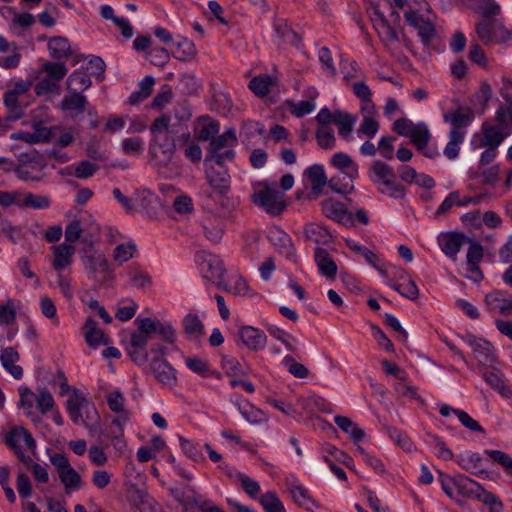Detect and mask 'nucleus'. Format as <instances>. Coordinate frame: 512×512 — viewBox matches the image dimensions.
<instances>
[{"label":"nucleus","instance_id":"29","mask_svg":"<svg viewBox=\"0 0 512 512\" xmlns=\"http://www.w3.org/2000/svg\"><path fill=\"white\" fill-rule=\"evenodd\" d=\"M439 413L443 417H448L451 414H455L458 417L461 424L470 431L484 433V429L479 424V422L473 419L467 412L463 410L455 409L449 406L448 404H443L439 408Z\"/></svg>","mask_w":512,"mask_h":512},{"label":"nucleus","instance_id":"57","mask_svg":"<svg viewBox=\"0 0 512 512\" xmlns=\"http://www.w3.org/2000/svg\"><path fill=\"white\" fill-rule=\"evenodd\" d=\"M390 286L400 295L409 300H416L419 296V289L416 283L411 279H408L406 282L403 283H394L391 284Z\"/></svg>","mask_w":512,"mask_h":512},{"label":"nucleus","instance_id":"64","mask_svg":"<svg viewBox=\"0 0 512 512\" xmlns=\"http://www.w3.org/2000/svg\"><path fill=\"white\" fill-rule=\"evenodd\" d=\"M36 406L41 414H46L53 409L55 405L52 394L47 389L39 391L35 398Z\"/></svg>","mask_w":512,"mask_h":512},{"label":"nucleus","instance_id":"31","mask_svg":"<svg viewBox=\"0 0 512 512\" xmlns=\"http://www.w3.org/2000/svg\"><path fill=\"white\" fill-rule=\"evenodd\" d=\"M53 262L54 270L61 272L62 269L68 267L72 263V256L75 253V247L67 243L53 246Z\"/></svg>","mask_w":512,"mask_h":512},{"label":"nucleus","instance_id":"11","mask_svg":"<svg viewBox=\"0 0 512 512\" xmlns=\"http://www.w3.org/2000/svg\"><path fill=\"white\" fill-rule=\"evenodd\" d=\"M506 136L507 134L502 127L484 122L481 126V133L473 136L471 145L475 150L484 147H494L498 149Z\"/></svg>","mask_w":512,"mask_h":512},{"label":"nucleus","instance_id":"4","mask_svg":"<svg viewBox=\"0 0 512 512\" xmlns=\"http://www.w3.org/2000/svg\"><path fill=\"white\" fill-rule=\"evenodd\" d=\"M304 175L310 181L312 192L317 196L319 195L323 188L328 184L329 188L338 193V194H349L353 191L354 185L351 183H344L342 185H338L335 178L327 180V176L324 171V167L320 164H313L309 166Z\"/></svg>","mask_w":512,"mask_h":512},{"label":"nucleus","instance_id":"22","mask_svg":"<svg viewBox=\"0 0 512 512\" xmlns=\"http://www.w3.org/2000/svg\"><path fill=\"white\" fill-rule=\"evenodd\" d=\"M149 368L158 382L169 386L176 383V370L166 359L159 357L152 359Z\"/></svg>","mask_w":512,"mask_h":512},{"label":"nucleus","instance_id":"13","mask_svg":"<svg viewBox=\"0 0 512 512\" xmlns=\"http://www.w3.org/2000/svg\"><path fill=\"white\" fill-rule=\"evenodd\" d=\"M254 202L263 208L268 214L280 215L286 208L282 195L273 188L265 187L254 194Z\"/></svg>","mask_w":512,"mask_h":512},{"label":"nucleus","instance_id":"60","mask_svg":"<svg viewBox=\"0 0 512 512\" xmlns=\"http://www.w3.org/2000/svg\"><path fill=\"white\" fill-rule=\"evenodd\" d=\"M381 41L386 46H392L399 42V36L396 30L390 25L389 21L380 24L379 27L375 28Z\"/></svg>","mask_w":512,"mask_h":512},{"label":"nucleus","instance_id":"59","mask_svg":"<svg viewBox=\"0 0 512 512\" xmlns=\"http://www.w3.org/2000/svg\"><path fill=\"white\" fill-rule=\"evenodd\" d=\"M49 131L47 128H36L35 133L29 132H18L11 134V139L14 140H23L27 143L33 144L37 143L41 140L48 139Z\"/></svg>","mask_w":512,"mask_h":512},{"label":"nucleus","instance_id":"7","mask_svg":"<svg viewBox=\"0 0 512 512\" xmlns=\"http://www.w3.org/2000/svg\"><path fill=\"white\" fill-rule=\"evenodd\" d=\"M476 33L483 43H504L512 38V31L497 19L482 20L476 25Z\"/></svg>","mask_w":512,"mask_h":512},{"label":"nucleus","instance_id":"44","mask_svg":"<svg viewBox=\"0 0 512 512\" xmlns=\"http://www.w3.org/2000/svg\"><path fill=\"white\" fill-rule=\"evenodd\" d=\"M409 138L418 150H424L431 138L428 126L424 122L417 123Z\"/></svg>","mask_w":512,"mask_h":512},{"label":"nucleus","instance_id":"46","mask_svg":"<svg viewBox=\"0 0 512 512\" xmlns=\"http://www.w3.org/2000/svg\"><path fill=\"white\" fill-rule=\"evenodd\" d=\"M315 137L317 140V144L322 149L331 150L336 147V138L334 135V131L329 126H319L316 129Z\"/></svg>","mask_w":512,"mask_h":512},{"label":"nucleus","instance_id":"6","mask_svg":"<svg viewBox=\"0 0 512 512\" xmlns=\"http://www.w3.org/2000/svg\"><path fill=\"white\" fill-rule=\"evenodd\" d=\"M459 485L464 489V497L474 498L489 506L491 512H501L502 502L496 495L484 489L477 481L471 478H462Z\"/></svg>","mask_w":512,"mask_h":512},{"label":"nucleus","instance_id":"3","mask_svg":"<svg viewBox=\"0 0 512 512\" xmlns=\"http://www.w3.org/2000/svg\"><path fill=\"white\" fill-rule=\"evenodd\" d=\"M46 167L45 158L36 150H31L18 156L16 165H13V171L20 180L40 182L45 176Z\"/></svg>","mask_w":512,"mask_h":512},{"label":"nucleus","instance_id":"5","mask_svg":"<svg viewBox=\"0 0 512 512\" xmlns=\"http://www.w3.org/2000/svg\"><path fill=\"white\" fill-rule=\"evenodd\" d=\"M197 261L204 278L214 283L218 289L228 290L225 281L226 269L220 256L211 253L202 254L197 256Z\"/></svg>","mask_w":512,"mask_h":512},{"label":"nucleus","instance_id":"26","mask_svg":"<svg viewBox=\"0 0 512 512\" xmlns=\"http://www.w3.org/2000/svg\"><path fill=\"white\" fill-rule=\"evenodd\" d=\"M314 260L322 276L328 279H334L336 277L338 272L337 264L326 249L321 247L315 248Z\"/></svg>","mask_w":512,"mask_h":512},{"label":"nucleus","instance_id":"35","mask_svg":"<svg viewBox=\"0 0 512 512\" xmlns=\"http://www.w3.org/2000/svg\"><path fill=\"white\" fill-rule=\"evenodd\" d=\"M92 81L87 72L82 69L73 71L66 80V89L68 92L82 93L89 89Z\"/></svg>","mask_w":512,"mask_h":512},{"label":"nucleus","instance_id":"43","mask_svg":"<svg viewBox=\"0 0 512 512\" xmlns=\"http://www.w3.org/2000/svg\"><path fill=\"white\" fill-rule=\"evenodd\" d=\"M83 264L89 274L109 272V264L107 259L101 254L85 255L83 257Z\"/></svg>","mask_w":512,"mask_h":512},{"label":"nucleus","instance_id":"39","mask_svg":"<svg viewBox=\"0 0 512 512\" xmlns=\"http://www.w3.org/2000/svg\"><path fill=\"white\" fill-rule=\"evenodd\" d=\"M51 199L47 195H39L31 192H21L20 209L44 210L51 206Z\"/></svg>","mask_w":512,"mask_h":512},{"label":"nucleus","instance_id":"49","mask_svg":"<svg viewBox=\"0 0 512 512\" xmlns=\"http://www.w3.org/2000/svg\"><path fill=\"white\" fill-rule=\"evenodd\" d=\"M172 53L180 61H189L196 55L195 45L192 41L184 38L177 42L176 48L172 50Z\"/></svg>","mask_w":512,"mask_h":512},{"label":"nucleus","instance_id":"18","mask_svg":"<svg viewBox=\"0 0 512 512\" xmlns=\"http://www.w3.org/2000/svg\"><path fill=\"white\" fill-rule=\"evenodd\" d=\"M238 341L247 347L250 351L258 352L263 350L267 344V336L263 330L254 326H241L237 333Z\"/></svg>","mask_w":512,"mask_h":512},{"label":"nucleus","instance_id":"17","mask_svg":"<svg viewBox=\"0 0 512 512\" xmlns=\"http://www.w3.org/2000/svg\"><path fill=\"white\" fill-rule=\"evenodd\" d=\"M90 408L98 418V413L94 404L76 388H73V395H71L66 401V410L71 421L76 425L80 424V421L83 419L82 411L85 410L87 415H89L88 409Z\"/></svg>","mask_w":512,"mask_h":512},{"label":"nucleus","instance_id":"23","mask_svg":"<svg viewBox=\"0 0 512 512\" xmlns=\"http://www.w3.org/2000/svg\"><path fill=\"white\" fill-rule=\"evenodd\" d=\"M330 164L340 172L344 173L350 179L349 183L351 184H353L352 181L359 176L358 164L347 153L337 152L333 154L330 159Z\"/></svg>","mask_w":512,"mask_h":512},{"label":"nucleus","instance_id":"24","mask_svg":"<svg viewBox=\"0 0 512 512\" xmlns=\"http://www.w3.org/2000/svg\"><path fill=\"white\" fill-rule=\"evenodd\" d=\"M206 178L209 185L216 190L221 196H224L229 190L230 176L223 165L215 169L210 167L206 169Z\"/></svg>","mask_w":512,"mask_h":512},{"label":"nucleus","instance_id":"45","mask_svg":"<svg viewBox=\"0 0 512 512\" xmlns=\"http://www.w3.org/2000/svg\"><path fill=\"white\" fill-rule=\"evenodd\" d=\"M127 276L130 283L137 287L144 289L151 284V277L149 274L137 265H131L128 268Z\"/></svg>","mask_w":512,"mask_h":512},{"label":"nucleus","instance_id":"52","mask_svg":"<svg viewBox=\"0 0 512 512\" xmlns=\"http://www.w3.org/2000/svg\"><path fill=\"white\" fill-rule=\"evenodd\" d=\"M106 401L109 409L115 413H129L126 409V400L120 390H114L107 394Z\"/></svg>","mask_w":512,"mask_h":512},{"label":"nucleus","instance_id":"28","mask_svg":"<svg viewBox=\"0 0 512 512\" xmlns=\"http://www.w3.org/2000/svg\"><path fill=\"white\" fill-rule=\"evenodd\" d=\"M368 177L374 184H391L390 180L396 178L394 169L383 161L376 160L372 163Z\"/></svg>","mask_w":512,"mask_h":512},{"label":"nucleus","instance_id":"40","mask_svg":"<svg viewBox=\"0 0 512 512\" xmlns=\"http://www.w3.org/2000/svg\"><path fill=\"white\" fill-rule=\"evenodd\" d=\"M305 236L317 244L327 245L332 242L333 236L328 229L320 224L311 223L305 226Z\"/></svg>","mask_w":512,"mask_h":512},{"label":"nucleus","instance_id":"55","mask_svg":"<svg viewBox=\"0 0 512 512\" xmlns=\"http://www.w3.org/2000/svg\"><path fill=\"white\" fill-rule=\"evenodd\" d=\"M350 247L354 251L358 252L361 256H363L365 258V260L373 268H375L380 273L384 274V263L374 252H372L368 248H366L364 246H361V245H358V244H354V245H352Z\"/></svg>","mask_w":512,"mask_h":512},{"label":"nucleus","instance_id":"33","mask_svg":"<svg viewBox=\"0 0 512 512\" xmlns=\"http://www.w3.org/2000/svg\"><path fill=\"white\" fill-rule=\"evenodd\" d=\"M277 84V78L270 74H261L253 77L249 81V89L258 97L267 96L272 87Z\"/></svg>","mask_w":512,"mask_h":512},{"label":"nucleus","instance_id":"9","mask_svg":"<svg viewBox=\"0 0 512 512\" xmlns=\"http://www.w3.org/2000/svg\"><path fill=\"white\" fill-rule=\"evenodd\" d=\"M175 151L176 145L172 134L152 137L149 145V155L157 165H168Z\"/></svg>","mask_w":512,"mask_h":512},{"label":"nucleus","instance_id":"41","mask_svg":"<svg viewBox=\"0 0 512 512\" xmlns=\"http://www.w3.org/2000/svg\"><path fill=\"white\" fill-rule=\"evenodd\" d=\"M357 121V116L342 110H336V118L334 124L338 127V134L343 139H347Z\"/></svg>","mask_w":512,"mask_h":512},{"label":"nucleus","instance_id":"32","mask_svg":"<svg viewBox=\"0 0 512 512\" xmlns=\"http://www.w3.org/2000/svg\"><path fill=\"white\" fill-rule=\"evenodd\" d=\"M482 377L493 390H495L502 396H511V389L505 384L504 375L501 371L496 369H485L482 372Z\"/></svg>","mask_w":512,"mask_h":512},{"label":"nucleus","instance_id":"30","mask_svg":"<svg viewBox=\"0 0 512 512\" xmlns=\"http://www.w3.org/2000/svg\"><path fill=\"white\" fill-rule=\"evenodd\" d=\"M84 338L88 346L96 348L101 344H107L108 339L103 331L97 327V322L88 317L83 325Z\"/></svg>","mask_w":512,"mask_h":512},{"label":"nucleus","instance_id":"20","mask_svg":"<svg viewBox=\"0 0 512 512\" xmlns=\"http://www.w3.org/2000/svg\"><path fill=\"white\" fill-rule=\"evenodd\" d=\"M91 106L87 97L78 92H68L59 104L60 109L72 118L86 112Z\"/></svg>","mask_w":512,"mask_h":512},{"label":"nucleus","instance_id":"19","mask_svg":"<svg viewBox=\"0 0 512 512\" xmlns=\"http://www.w3.org/2000/svg\"><path fill=\"white\" fill-rule=\"evenodd\" d=\"M485 304L491 313H498L503 316L512 315V297L507 291L493 290L487 293Z\"/></svg>","mask_w":512,"mask_h":512},{"label":"nucleus","instance_id":"37","mask_svg":"<svg viewBox=\"0 0 512 512\" xmlns=\"http://www.w3.org/2000/svg\"><path fill=\"white\" fill-rule=\"evenodd\" d=\"M241 415L251 424H261L267 421L266 414L252 405L249 401L241 399L235 402Z\"/></svg>","mask_w":512,"mask_h":512},{"label":"nucleus","instance_id":"8","mask_svg":"<svg viewBox=\"0 0 512 512\" xmlns=\"http://www.w3.org/2000/svg\"><path fill=\"white\" fill-rule=\"evenodd\" d=\"M50 462L56 468L59 479L67 491L78 490L81 487L82 478L64 453L53 454L50 456Z\"/></svg>","mask_w":512,"mask_h":512},{"label":"nucleus","instance_id":"15","mask_svg":"<svg viewBox=\"0 0 512 512\" xmlns=\"http://www.w3.org/2000/svg\"><path fill=\"white\" fill-rule=\"evenodd\" d=\"M474 111L467 106H458L443 115V120L451 125L449 132H458L466 136V129L474 120Z\"/></svg>","mask_w":512,"mask_h":512},{"label":"nucleus","instance_id":"56","mask_svg":"<svg viewBox=\"0 0 512 512\" xmlns=\"http://www.w3.org/2000/svg\"><path fill=\"white\" fill-rule=\"evenodd\" d=\"M122 150L125 155L139 156L144 151L145 142L141 137H131L122 140Z\"/></svg>","mask_w":512,"mask_h":512},{"label":"nucleus","instance_id":"10","mask_svg":"<svg viewBox=\"0 0 512 512\" xmlns=\"http://www.w3.org/2000/svg\"><path fill=\"white\" fill-rule=\"evenodd\" d=\"M285 485L293 502L306 511L313 512L320 508L319 503L310 495L309 490L303 486L294 475L287 476Z\"/></svg>","mask_w":512,"mask_h":512},{"label":"nucleus","instance_id":"16","mask_svg":"<svg viewBox=\"0 0 512 512\" xmlns=\"http://www.w3.org/2000/svg\"><path fill=\"white\" fill-rule=\"evenodd\" d=\"M437 241L441 251L450 259L456 260L462 246L471 242V239L461 232L448 231L440 233Z\"/></svg>","mask_w":512,"mask_h":512},{"label":"nucleus","instance_id":"63","mask_svg":"<svg viewBox=\"0 0 512 512\" xmlns=\"http://www.w3.org/2000/svg\"><path fill=\"white\" fill-rule=\"evenodd\" d=\"M185 364L192 372L202 377H209L211 375L208 362L199 357L186 358Z\"/></svg>","mask_w":512,"mask_h":512},{"label":"nucleus","instance_id":"38","mask_svg":"<svg viewBox=\"0 0 512 512\" xmlns=\"http://www.w3.org/2000/svg\"><path fill=\"white\" fill-rule=\"evenodd\" d=\"M48 50L50 56L56 60L66 59L72 54L68 39L62 36L52 37L48 42Z\"/></svg>","mask_w":512,"mask_h":512},{"label":"nucleus","instance_id":"62","mask_svg":"<svg viewBox=\"0 0 512 512\" xmlns=\"http://www.w3.org/2000/svg\"><path fill=\"white\" fill-rule=\"evenodd\" d=\"M19 97L13 94L11 91H6L3 96V102L12 114L9 118L17 120L23 116L22 108L18 101Z\"/></svg>","mask_w":512,"mask_h":512},{"label":"nucleus","instance_id":"61","mask_svg":"<svg viewBox=\"0 0 512 512\" xmlns=\"http://www.w3.org/2000/svg\"><path fill=\"white\" fill-rule=\"evenodd\" d=\"M484 454L493 462L502 466L509 474L512 472V457L501 450L485 449Z\"/></svg>","mask_w":512,"mask_h":512},{"label":"nucleus","instance_id":"34","mask_svg":"<svg viewBox=\"0 0 512 512\" xmlns=\"http://www.w3.org/2000/svg\"><path fill=\"white\" fill-rule=\"evenodd\" d=\"M202 228L206 239L216 244L223 237L225 225L220 217L211 216L203 221Z\"/></svg>","mask_w":512,"mask_h":512},{"label":"nucleus","instance_id":"2","mask_svg":"<svg viewBox=\"0 0 512 512\" xmlns=\"http://www.w3.org/2000/svg\"><path fill=\"white\" fill-rule=\"evenodd\" d=\"M68 68L64 62L46 61L37 71L39 82L34 86L37 96L60 93V81L66 76Z\"/></svg>","mask_w":512,"mask_h":512},{"label":"nucleus","instance_id":"50","mask_svg":"<svg viewBox=\"0 0 512 512\" xmlns=\"http://www.w3.org/2000/svg\"><path fill=\"white\" fill-rule=\"evenodd\" d=\"M394 389L401 397L423 402L421 396L418 394V388L407 381L406 376L401 378L394 385Z\"/></svg>","mask_w":512,"mask_h":512},{"label":"nucleus","instance_id":"58","mask_svg":"<svg viewBox=\"0 0 512 512\" xmlns=\"http://www.w3.org/2000/svg\"><path fill=\"white\" fill-rule=\"evenodd\" d=\"M427 441L431 446H434L437 451V457L448 461L454 458L453 452L446 446V444L440 439L439 436L431 433H427Z\"/></svg>","mask_w":512,"mask_h":512},{"label":"nucleus","instance_id":"36","mask_svg":"<svg viewBox=\"0 0 512 512\" xmlns=\"http://www.w3.org/2000/svg\"><path fill=\"white\" fill-rule=\"evenodd\" d=\"M334 422L344 433L350 436L355 444H358L365 438L364 430L349 417L337 415L334 417Z\"/></svg>","mask_w":512,"mask_h":512},{"label":"nucleus","instance_id":"25","mask_svg":"<svg viewBox=\"0 0 512 512\" xmlns=\"http://www.w3.org/2000/svg\"><path fill=\"white\" fill-rule=\"evenodd\" d=\"M273 27L279 44H289L296 47L301 45V37L290 27L286 19H275Z\"/></svg>","mask_w":512,"mask_h":512},{"label":"nucleus","instance_id":"54","mask_svg":"<svg viewBox=\"0 0 512 512\" xmlns=\"http://www.w3.org/2000/svg\"><path fill=\"white\" fill-rule=\"evenodd\" d=\"M465 137L458 132H449V141L444 148V155L449 160H454L458 157L460 151V144L464 142Z\"/></svg>","mask_w":512,"mask_h":512},{"label":"nucleus","instance_id":"21","mask_svg":"<svg viewBox=\"0 0 512 512\" xmlns=\"http://www.w3.org/2000/svg\"><path fill=\"white\" fill-rule=\"evenodd\" d=\"M267 238L280 254L292 259L295 256V247L291 237L280 227L273 226L268 229Z\"/></svg>","mask_w":512,"mask_h":512},{"label":"nucleus","instance_id":"51","mask_svg":"<svg viewBox=\"0 0 512 512\" xmlns=\"http://www.w3.org/2000/svg\"><path fill=\"white\" fill-rule=\"evenodd\" d=\"M468 478L465 475H458L455 478L450 477L447 474L439 472V482L445 494L450 498L453 497V487L457 488L458 492L464 496V489H462L459 485L460 479Z\"/></svg>","mask_w":512,"mask_h":512},{"label":"nucleus","instance_id":"48","mask_svg":"<svg viewBox=\"0 0 512 512\" xmlns=\"http://www.w3.org/2000/svg\"><path fill=\"white\" fill-rule=\"evenodd\" d=\"M265 512H286V509L275 492H266L259 498Z\"/></svg>","mask_w":512,"mask_h":512},{"label":"nucleus","instance_id":"47","mask_svg":"<svg viewBox=\"0 0 512 512\" xmlns=\"http://www.w3.org/2000/svg\"><path fill=\"white\" fill-rule=\"evenodd\" d=\"M267 331L272 337L282 342L288 351L295 352L297 350V347L295 345L297 340L290 333L286 332L285 330L275 325H268Z\"/></svg>","mask_w":512,"mask_h":512},{"label":"nucleus","instance_id":"42","mask_svg":"<svg viewBox=\"0 0 512 512\" xmlns=\"http://www.w3.org/2000/svg\"><path fill=\"white\" fill-rule=\"evenodd\" d=\"M182 326L185 334L190 339H199L205 333L204 324L197 314H187L182 320Z\"/></svg>","mask_w":512,"mask_h":512},{"label":"nucleus","instance_id":"12","mask_svg":"<svg viewBox=\"0 0 512 512\" xmlns=\"http://www.w3.org/2000/svg\"><path fill=\"white\" fill-rule=\"evenodd\" d=\"M320 206L321 212L326 218L345 227L354 226L353 214L344 203L334 198H327L321 201Z\"/></svg>","mask_w":512,"mask_h":512},{"label":"nucleus","instance_id":"53","mask_svg":"<svg viewBox=\"0 0 512 512\" xmlns=\"http://www.w3.org/2000/svg\"><path fill=\"white\" fill-rule=\"evenodd\" d=\"M235 478L240 482L241 487L245 493L251 498H256V496L260 493V484L255 479L247 476L242 472H236Z\"/></svg>","mask_w":512,"mask_h":512},{"label":"nucleus","instance_id":"27","mask_svg":"<svg viewBox=\"0 0 512 512\" xmlns=\"http://www.w3.org/2000/svg\"><path fill=\"white\" fill-rule=\"evenodd\" d=\"M482 456L478 452H465L456 456V463L465 471L476 476L488 474L487 470L481 468Z\"/></svg>","mask_w":512,"mask_h":512},{"label":"nucleus","instance_id":"14","mask_svg":"<svg viewBox=\"0 0 512 512\" xmlns=\"http://www.w3.org/2000/svg\"><path fill=\"white\" fill-rule=\"evenodd\" d=\"M466 341L472 348L475 359L486 368H493L497 356L493 345L483 338L474 335H467Z\"/></svg>","mask_w":512,"mask_h":512},{"label":"nucleus","instance_id":"1","mask_svg":"<svg viewBox=\"0 0 512 512\" xmlns=\"http://www.w3.org/2000/svg\"><path fill=\"white\" fill-rule=\"evenodd\" d=\"M238 138L233 127L227 128L224 133L217 135L210 142L209 149L205 156V165L213 162L216 166L222 167L226 162L234 161L236 157L235 147Z\"/></svg>","mask_w":512,"mask_h":512}]
</instances>
